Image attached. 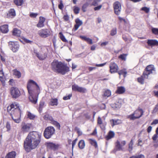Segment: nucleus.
I'll return each mask as SVG.
<instances>
[{
  "instance_id": "obj_60",
  "label": "nucleus",
  "mask_w": 158,
  "mask_h": 158,
  "mask_svg": "<svg viewBox=\"0 0 158 158\" xmlns=\"http://www.w3.org/2000/svg\"><path fill=\"white\" fill-rule=\"evenodd\" d=\"M102 7V5H100L97 7H94V10H100Z\"/></svg>"
},
{
  "instance_id": "obj_30",
  "label": "nucleus",
  "mask_w": 158,
  "mask_h": 158,
  "mask_svg": "<svg viewBox=\"0 0 158 158\" xmlns=\"http://www.w3.org/2000/svg\"><path fill=\"white\" fill-rule=\"evenodd\" d=\"M50 104L52 106H57L58 104L57 99L56 98H52L50 100Z\"/></svg>"
},
{
  "instance_id": "obj_63",
  "label": "nucleus",
  "mask_w": 158,
  "mask_h": 158,
  "mask_svg": "<svg viewBox=\"0 0 158 158\" xmlns=\"http://www.w3.org/2000/svg\"><path fill=\"white\" fill-rule=\"evenodd\" d=\"M44 102H40L39 106V108L40 109L42 108L43 107L44 105Z\"/></svg>"
},
{
  "instance_id": "obj_43",
  "label": "nucleus",
  "mask_w": 158,
  "mask_h": 158,
  "mask_svg": "<svg viewBox=\"0 0 158 158\" xmlns=\"http://www.w3.org/2000/svg\"><path fill=\"white\" fill-rule=\"evenodd\" d=\"M59 34L60 35V38L61 40L64 42H66L67 41V40L66 39L64 36L61 32H60L59 33Z\"/></svg>"
},
{
  "instance_id": "obj_53",
  "label": "nucleus",
  "mask_w": 158,
  "mask_h": 158,
  "mask_svg": "<svg viewBox=\"0 0 158 158\" xmlns=\"http://www.w3.org/2000/svg\"><path fill=\"white\" fill-rule=\"evenodd\" d=\"M158 134H155L152 137V139L154 141H156L157 139V138H158Z\"/></svg>"
},
{
  "instance_id": "obj_52",
  "label": "nucleus",
  "mask_w": 158,
  "mask_h": 158,
  "mask_svg": "<svg viewBox=\"0 0 158 158\" xmlns=\"http://www.w3.org/2000/svg\"><path fill=\"white\" fill-rule=\"evenodd\" d=\"M58 7L60 10L62 9L63 7V5L62 3V1H60V4L58 5Z\"/></svg>"
},
{
  "instance_id": "obj_16",
  "label": "nucleus",
  "mask_w": 158,
  "mask_h": 158,
  "mask_svg": "<svg viewBox=\"0 0 158 158\" xmlns=\"http://www.w3.org/2000/svg\"><path fill=\"white\" fill-rule=\"evenodd\" d=\"M72 89L75 91H77L80 92L84 93L86 91V89L82 87L79 86L77 85H74L72 86Z\"/></svg>"
},
{
  "instance_id": "obj_10",
  "label": "nucleus",
  "mask_w": 158,
  "mask_h": 158,
  "mask_svg": "<svg viewBox=\"0 0 158 158\" xmlns=\"http://www.w3.org/2000/svg\"><path fill=\"white\" fill-rule=\"evenodd\" d=\"M9 46L10 49L14 52H17L19 48V45L16 42L10 41L9 42Z\"/></svg>"
},
{
  "instance_id": "obj_19",
  "label": "nucleus",
  "mask_w": 158,
  "mask_h": 158,
  "mask_svg": "<svg viewBox=\"0 0 158 158\" xmlns=\"http://www.w3.org/2000/svg\"><path fill=\"white\" fill-rule=\"evenodd\" d=\"M45 21V18L40 16L39 18V21L36 26L38 27H42L44 26V23Z\"/></svg>"
},
{
  "instance_id": "obj_41",
  "label": "nucleus",
  "mask_w": 158,
  "mask_h": 158,
  "mask_svg": "<svg viewBox=\"0 0 158 158\" xmlns=\"http://www.w3.org/2000/svg\"><path fill=\"white\" fill-rule=\"evenodd\" d=\"M44 118L46 120H49L51 121H52L53 119L51 116H49L48 114L45 115L44 116Z\"/></svg>"
},
{
  "instance_id": "obj_12",
  "label": "nucleus",
  "mask_w": 158,
  "mask_h": 158,
  "mask_svg": "<svg viewBox=\"0 0 158 158\" xmlns=\"http://www.w3.org/2000/svg\"><path fill=\"white\" fill-rule=\"evenodd\" d=\"M110 72L111 73H114L117 72L118 67L117 65L114 62H111L110 64Z\"/></svg>"
},
{
  "instance_id": "obj_45",
  "label": "nucleus",
  "mask_w": 158,
  "mask_h": 158,
  "mask_svg": "<svg viewBox=\"0 0 158 158\" xmlns=\"http://www.w3.org/2000/svg\"><path fill=\"white\" fill-rule=\"evenodd\" d=\"M141 10L144 11L146 13H148L149 11V8L146 7H143L141 9Z\"/></svg>"
},
{
  "instance_id": "obj_47",
  "label": "nucleus",
  "mask_w": 158,
  "mask_h": 158,
  "mask_svg": "<svg viewBox=\"0 0 158 158\" xmlns=\"http://www.w3.org/2000/svg\"><path fill=\"white\" fill-rule=\"evenodd\" d=\"M72 94H69L67 96H65L63 98V99L64 100H67L69 99L71 97H72Z\"/></svg>"
},
{
  "instance_id": "obj_17",
  "label": "nucleus",
  "mask_w": 158,
  "mask_h": 158,
  "mask_svg": "<svg viewBox=\"0 0 158 158\" xmlns=\"http://www.w3.org/2000/svg\"><path fill=\"white\" fill-rule=\"evenodd\" d=\"M127 118L131 120H134L138 118V111L136 110L132 114L128 115Z\"/></svg>"
},
{
  "instance_id": "obj_42",
  "label": "nucleus",
  "mask_w": 158,
  "mask_h": 158,
  "mask_svg": "<svg viewBox=\"0 0 158 158\" xmlns=\"http://www.w3.org/2000/svg\"><path fill=\"white\" fill-rule=\"evenodd\" d=\"M127 56V54H123L120 55L119 56V58H120L123 60H125L126 59V57Z\"/></svg>"
},
{
  "instance_id": "obj_18",
  "label": "nucleus",
  "mask_w": 158,
  "mask_h": 158,
  "mask_svg": "<svg viewBox=\"0 0 158 158\" xmlns=\"http://www.w3.org/2000/svg\"><path fill=\"white\" fill-rule=\"evenodd\" d=\"M147 43L149 46H158V41L155 40L148 39V40Z\"/></svg>"
},
{
  "instance_id": "obj_9",
  "label": "nucleus",
  "mask_w": 158,
  "mask_h": 158,
  "mask_svg": "<svg viewBox=\"0 0 158 158\" xmlns=\"http://www.w3.org/2000/svg\"><path fill=\"white\" fill-rule=\"evenodd\" d=\"M126 144V142L124 140L119 141L118 140H117L115 143V150L116 151H123V146H124Z\"/></svg>"
},
{
  "instance_id": "obj_21",
  "label": "nucleus",
  "mask_w": 158,
  "mask_h": 158,
  "mask_svg": "<svg viewBox=\"0 0 158 158\" xmlns=\"http://www.w3.org/2000/svg\"><path fill=\"white\" fill-rule=\"evenodd\" d=\"M110 122L111 124L112 127L114 125H117L122 123V122L121 120L117 119H111L110 120Z\"/></svg>"
},
{
  "instance_id": "obj_57",
  "label": "nucleus",
  "mask_w": 158,
  "mask_h": 158,
  "mask_svg": "<svg viewBox=\"0 0 158 158\" xmlns=\"http://www.w3.org/2000/svg\"><path fill=\"white\" fill-rule=\"evenodd\" d=\"M158 110V104H157L155 106V107L153 109V111L154 112H157Z\"/></svg>"
},
{
  "instance_id": "obj_62",
  "label": "nucleus",
  "mask_w": 158,
  "mask_h": 158,
  "mask_svg": "<svg viewBox=\"0 0 158 158\" xmlns=\"http://www.w3.org/2000/svg\"><path fill=\"white\" fill-rule=\"evenodd\" d=\"M23 40L24 41V42H25L26 43H30L32 42V41H31L29 40L26 38H24L23 39Z\"/></svg>"
},
{
  "instance_id": "obj_64",
  "label": "nucleus",
  "mask_w": 158,
  "mask_h": 158,
  "mask_svg": "<svg viewBox=\"0 0 158 158\" xmlns=\"http://www.w3.org/2000/svg\"><path fill=\"white\" fill-rule=\"evenodd\" d=\"M108 44V42L106 41V42H103L101 44V45L102 46H105V45H107Z\"/></svg>"
},
{
  "instance_id": "obj_46",
  "label": "nucleus",
  "mask_w": 158,
  "mask_h": 158,
  "mask_svg": "<svg viewBox=\"0 0 158 158\" xmlns=\"http://www.w3.org/2000/svg\"><path fill=\"white\" fill-rule=\"evenodd\" d=\"M133 145V143L132 141V140H131L130 141L129 145V151L130 152H131L133 149L132 146Z\"/></svg>"
},
{
  "instance_id": "obj_39",
  "label": "nucleus",
  "mask_w": 158,
  "mask_h": 158,
  "mask_svg": "<svg viewBox=\"0 0 158 158\" xmlns=\"http://www.w3.org/2000/svg\"><path fill=\"white\" fill-rule=\"evenodd\" d=\"M89 5V4L88 3H86L84 4L82 6V10L83 11L85 12L86 11V9L88 7Z\"/></svg>"
},
{
  "instance_id": "obj_49",
  "label": "nucleus",
  "mask_w": 158,
  "mask_h": 158,
  "mask_svg": "<svg viewBox=\"0 0 158 158\" xmlns=\"http://www.w3.org/2000/svg\"><path fill=\"white\" fill-rule=\"evenodd\" d=\"M116 34V28H114L113 29H112L111 31L110 32V35H112L113 36L114 35H115Z\"/></svg>"
},
{
  "instance_id": "obj_51",
  "label": "nucleus",
  "mask_w": 158,
  "mask_h": 158,
  "mask_svg": "<svg viewBox=\"0 0 158 158\" xmlns=\"http://www.w3.org/2000/svg\"><path fill=\"white\" fill-rule=\"evenodd\" d=\"M6 128L7 131H9L10 129V124L8 122H7L6 123Z\"/></svg>"
},
{
  "instance_id": "obj_6",
  "label": "nucleus",
  "mask_w": 158,
  "mask_h": 158,
  "mask_svg": "<svg viewBox=\"0 0 158 158\" xmlns=\"http://www.w3.org/2000/svg\"><path fill=\"white\" fill-rule=\"evenodd\" d=\"M47 52V49L46 48H41L39 52L35 50H34L35 56L40 60H44L46 58L48 54Z\"/></svg>"
},
{
  "instance_id": "obj_48",
  "label": "nucleus",
  "mask_w": 158,
  "mask_h": 158,
  "mask_svg": "<svg viewBox=\"0 0 158 158\" xmlns=\"http://www.w3.org/2000/svg\"><path fill=\"white\" fill-rule=\"evenodd\" d=\"M75 130L77 131L79 135H82V132L79 128L76 127L75 128Z\"/></svg>"
},
{
  "instance_id": "obj_11",
  "label": "nucleus",
  "mask_w": 158,
  "mask_h": 158,
  "mask_svg": "<svg viewBox=\"0 0 158 158\" xmlns=\"http://www.w3.org/2000/svg\"><path fill=\"white\" fill-rule=\"evenodd\" d=\"M50 31L48 29H42L38 31L39 35L42 38H46L50 35Z\"/></svg>"
},
{
  "instance_id": "obj_36",
  "label": "nucleus",
  "mask_w": 158,
  "mask_h": 158,
  "mask_svg": "<svg viewBox=\"0 0 158 158\" xmlns=\"http://www.w3.org/2000/svg\"><path fill=\"white\" fill-rule=\"evenodd\" d=\"M89 142L93 146H94L95 148H97L98 147V145L96 141L92 139H89Z\"/></svg>"
},
{
  "instance_id": "obj_7",
  "label": "nucleus",
  "mask_w": 158,
  "mask_h": 158,
  "mask_svg": "<svg viewBox=\"0 0 158 158\" xmlns=\"http://www.w3.org/2000/svg\"><path fill=\"white\" fill-rule=\"evenodd\" d=\"M55 132V129L53 127H48L46 128L44 131V136L46 139H48L54 134Z\"/></svg>"
},
{
  "instance_id": "obj_56",
  "label": "nucleus",
  "mask_w": 158,
  "mask_h": 158,
  "mask_svg": "<svg viewBox=\"0 0 158 158\" xmlns=\"http://www.w3.org/2000/svg\"><path fill=\"white\" fill-rule=\"evenodd\" d=\"M98 123L99 124H101L102 123V122L101 118L99 117L98 119Z\"/></svg>"
},
{
  "instance_id": "obj_4",
  "label": "nucleus",
  "mask_w": 158,
  "mask_h": 158,
  "mask_svg": "<svg viewBox=\"0 0 158 158\" xmlns=\"http://www.w3.org/2000/svg\"><path fill=\"white\" fill-rule=\"evenodd\" d=\"M52 70L55 72L64 75L69 71V68L62 62L56 60L52 63Z\"/></svg>"
},
{
  "instance_id": "obj_54",
  "label": "nucleus",
  "mask_w": 158,
  "mask_h": 158,
  "mask_svg": "<svg viewBox=\"0 0 158 158\" xmlns=\"http://www.w3.org/2000/svg\"><path fill=\"white\" fill-rule=\"evenodd\" d=\"M88 43L92 44H93L92 40L91 39L89 38H88L87 40L86 41Z\"/></svg>"
},
{
  "instance_id": "obj_13",
  "label": "nucleus",
  "mask_w": 158,
  "mask_h": 158,
  "mask_svg": "<svg viewBox=\"0 0 158 158\" xmlns=\"http://www.w3.org/2000/svg\"><path fill=\"white\" fill-rule=\"evenodd\" d=\"M114 12L117 15L120 14L121 10V5L118 2H115L114 4Z\"/></svg>"
},
{
  "instance_id": "obj_27",
  "label": "nucleus",
  "mask_w": 158,
  "mask_h": 158,
  "mask_svg": "<svg viewBox=\"0 0 158 158\" xmlns=\"http://www.w3.org/2000/svg\"><path fill=\"white\" fill-rule=\"evenodd\" d=\"M21 34V31L17 28H14L12 32V34L14 35L19 36Z\"/></svg>"
},
{
  "instance_id": "obj_5",
  "label": "nucleus",
  "mask_w": 158,
  "mask_h": 158,
  "mask_svg": "<svg viewBox=\"0 0 158 158\" xmlns=\"http://www.w3.org/2000/svg\"><path fill=\"white\" fill-rule=\"evenodd\" d=\"M155 71V68L153 65H149L147 66L144 69L142 75L139 78V83L141 84H143L145 80L148 79L149 75Z\"/></svg>"
},
{
  "instance_id": "obj_61",
  "label": "nucleus",
  "mask_w": 158,
  "mask_h": 158,
  "mask_svg": "<svg viewBox=\"0 0 158 158\" xmlns=\"http://www.w3.org/2000/svg\"><path fill=\"white\" fill-rule=\"evenodd\" d=\"M152 126H149L147 128V132L148 133H150L152 130Z\"/></svg>"
},
{
  "instance_id": "obj_14",
  "label": "nucleus",
  "mask_w": 158,
  "mask_h": 158,
  "mask_svg": "<svg viewBox=\"0 0 158 158\" xmlns=\"http://www.w3.org/2000/svg\"><path fill=\"white\" fill-rule=\"evenodd\" d=\"M21 127L22 131L23 132H27L29 131L31 125L29 123H22Z\"/></svg>"
},
{
  "instance_id": "obj_8",
  "label": "nucleus",
  "mask_w": 158,
  "mask_h": 158,
  "mask_svg": "<svg viewBox=\"0 0 158 158\" xmlns=\"http://www.w3.org/2000/svg\"><path fill=\"white\" fill-rule=\"evenodd\" d=\"M10 94L12 98H16L21 95L19 89L17 87H12L10 89Z\"/></svg>"
},
{
  "instance_id": "obj_38",
  "label": "nucleus",
  "mask_w": 158,
  "mask_h": 158,
  "mask_svg": "<svg viewBox=\"0 0 158 158\" xmlns=\"http://www.w3.org/2000/svg\"><path fill=\"white\" fill-rule=\"evenodd\" d=\"M111 92L109 90H106L105 91L104 94V96L105 97H109L111 95Z\"/></svg>"
},
{
  "instance_id": "obj_44",
  "label": "nucleus",
  "mask_w": 158,
  "mask_h": 158,
  "mask_svg": "<svg viewBox=\"0 0 158 158\" xmlns=\"http://www.w3.org/2000/svg\"><path fill=\"white\" fill-rule=\"evenodd\" d=\"M73 11L75 14H77L79 12L80 9L78 7L75 6L74 7Z\"/></svg>"
},
{
  "instance_id": "obj_50",
  "label": "nucleus",
  "mask_w": 158,
  "mask_h": 158,
  "mask_svg": "<svg viewBox=\"0 0 158 158\" xmlns=\"http://www.w3.org/2000/svg\"><path fill=\"white\" fill-rule=\"evenodd\" d=\"M38 15L37 13H31L30 14V16L31 18H35Z\"/></svg>"
},
{
  "instance_id": "obj_40",
  "label": "nucleus",
  "mask_w": 158,
  "mask_h": 158,
  "mask_svg": "<svg viewBox=\"0 0 158 158\" xmlns=\"http://www.w3.org/2000/svg\"><path fill=\"white\" fill-rule=\"evenodd\" d=\"M52 123L57 127L58 128H60V124L57 122L55 121L53 119L52 121H51Z\"/></svg>"
},
{
  "instance_id": "obj_34",
  "label": "nucleus",
  "mask_w": 158,
  "mask_h": 158,
  "mask_svg": "<svg viewBox=\"0 0 158 158\" xmlns=\"http://www.w3.org/2000/svg\"><path fill=\"white\" fill-rule=\"evenodd\" d=\"M15 5L18 6L22 5L23 2V0H14Z\"/></svg>"
},
{
  "instance_id": "obj_3",
  "label": "nucleus",
  "mask_w": 158,
  "mask_h": 158,
  "mask_svg": "<svg viewBox=\"0 0 158 158\" xmlns=\"http://www.w3.org/2000/svg\"><path fill=\"white\" fill-rule=\"evenodd\" d=\"M18 104L14 102L7 108L8 112L10 114L15 122L19 123L20 122L21 112Z\"/></svg>"
},
{
  "instance_id": "obj_37",
  "label": "nucleus",
  "mask_w": 158,
  "mask_h": 158,
  "mask_svg": "<svg viewBox=\"0 0 158 158\" xmlns=\"http://www.w3.org/2000/svg\"><path fill=\"white\" fill-rule=\"evenodd\" d=\"M153 34L158 35V28H152L151 29Z\"/></svg>"
},
{
  "instance_id": "obj_29",
  "label": "nucleus",
  "mask_w": 158,
  "mask_h": 158,
  "mask_svg": "<svg viewBox=\"0 0 158 158\" xmlns=\"http://www.w3.org/2000/svg\"><path fill=\"white\" fill-rule=\"evenodd\" d=\"M114 135V132L110 131L108 133V135L106 137V139L107 140L113 138Z\"/></svg>"
},
{
  "instance_id": "obj_20",
  "label": "nucleus",
  "mask_w": 158,
  "mask_h": 158,
  "mask_svg": "<svg viewBox=\"0 0 158 158\" xmlns=\"http://www.w3.org/2000/svg\"><path fill=\"white\" fill-rule=\"evenodd\" d=\"M0 31L3 33H7L9 31L8 26L5 25L0 26Z\"/></svg>"
},
{
  "instance_id": "obj_55",
  "label": "nucleus",
  "mask_w": 158,
  "mask_h": 158,
  "mask_svg": "<svg viewBox=\"0 0 158 158\" xmlns=\"http://www.w3.org/2000/svg\"><path fill=\"white\" fill-rule=\"evenodd\" d=\"M158 123V119H155L152 123H151V125H153L154 124H156Z\"/></svg>"
},
{
  "instance_id": "obj_33",
  "label": "nucleus",
  "mask_w": 158,
  "mask_h": 158,
  "mask_svg": "<svg viewBox=\"0 0 158 158\" xmlns=\"http://www.w3.org/2000/svg\"><path fill=\"white\" fill-rule=\"evenodd\" d=\"M119 75L120 76L121 75L124 74V77H125L127 74V72L125 69H123L118 72Z\"/></svg>"
},
{
  "instance_id": "obj_35",
  "label": "nucleus",
  "mask_w": 158,
  "mask_h": 158,
  "mask_svg": "<svg viewBox=\"0 0 158 158\" xmlns=\"http://www.w3.org/2000/svg\"><path fill=\"white\" fill-rule=\"evenodd\" d=\"M27 118L30 119H33L35 117V115L30 112L27 113Z\"/></svg>"
},
{
  "instance_id": "obj_59",
  "label": "nucleus",
  "mask_w": 158,
  "mask_h": 158,
  "mask_svg": "<svg viewBox=\"0 0 158 158\" xmlns=\"http://www.w3.org/2000/svg\"><path fill=\"white\" fill-rule=\"evenodd\" d=\"M63 19L65 21H67L69 20V17L68 15H64L63 17Z\"/></svg>"
},
{
  "instance_id": "obj_58",
  "label": "nucleus",
  "mask_w": 158,
  "mask_h": 158,
  "mask_svg": "<svg viewBox=\"0 0 158 158\" xmlns=\"http://www.w3.org/2000/svg\"><path fill=\"white\" fill-rule=\"evenodd\" d=\"M143 112L144 111L142 109H139V113L140 114V115L139 116V118L143 115Z\"/></svg>"
},
{
  "instance_id": "obj_31",
  "label": "nucleus",
  "mask_w": 158,
  "mask_h": 158,
  "mask_svg": "<svg viewBox=\"0 0 158 158\" xmlns=\"http://www.w3.org/2000/svg\"><path fill=\"white\" fill-rule=\"evenodd\" d=\"M78 146L81 149H83L85 147V141L83 140H81L78 143Z\"/></svg>"
},
{
  "instance_id": "obj_22",
  "label": "nucleus",
  "mask_w": 158,
  "mask_h": 158,
  "mask_svg": "<svg viewBox=\"0 0 158 158\" xmlns=\"http://www.w3.org/2000/svg\"><path fill=\"white\" fill-rule=\"evenodd\" d=\"M15 15V10L13 9H10L7 14V17L12 18Z\"/></svg>"
},
{
  "instance_id": "obj_2",
  "label": "nucleus",
  "mask_w": 158,
  "mask_h": 158,
  "mask_svg": "<svg viewBox=\"0 0 158 158\" xmlns=\"http://www.w3.org/2000/svg\"><path fill=\"white\" fill-rule=\"evenodd\" d=\"M27 87L30 95L29 99L30 102L33 104H36L40 90L39 86L35 81L30 80L27 84Z\"/></svg>"
},
{
  "instance_id": "obj_15",
  "label": "nucleus",
  "mask_w": 158,
  "mask_h": 158,
  "mask_svg": "<svg viewBox=\"0 0 158 158\" xmlns=\"http://www.w3.org/2000/svg\"><path fill=\"white\" fill-rule=\"evenodd\" d=\"M47 146L48 148L55 150L58 149L59 145L58 144L49 142L47 143Z\"/></svg>"
},
{
  "instance_id": "obj_26",
  "label": "nucleus",
  "mask_w": 158,
  "mask_h": 158,
  "mask_svg": "<svg viewBox=\"0 0 158 158\" xmlns=\"http://www.w3.org/2000/svg\"><path fill=\"white\" fill-rule=\"evenodd\" d=\"M0 80L3 85H4L5 83V77L4 73L2 70H0Z\"/></svg>"
},
{
  "instance_id": "obj_25",
  "label": "nucleus",
  "mask_w": 158,
  "mask_h": 158,
  "mask_svg": "<svg viewBox=\"0 0 158 158\" xmlns=\"http://www.w3.org/2000/svg\"><path fill=\"white\" fill-rule=\"evenodd\" d=\"M16 155V153L14 151H12L9 152L5 156V158H15Z\"/></svg>"
},
{
  "instance_id": "obj_23",
  "label": "nucleus",
  "mask_w": 158,
  "mask_h": 158,
  "mask_svg": "<svg viewBox=\"0 0 158 158\" xmlns=\"http://www.w3.org/2000/svg\"><path fill=\"white\" fill-rule=\"evenodd\" d=\"M76 24L74 26L75 30H77L78 27L82 24V21L80 20L78 18L76 19L75 20Z\"/></svg>"
},
{
  "instance_id": "obj_1",
  "label": "nucleus",
  "mask_w": 158,
  "mask_h": 158,
  "mask_svg": "<svg viewBox=\"0 0 158 158\" xmlns=\"http://www.w3.org/2000/svg\"><path fill=\"white\" fill-rule=\"evenodd\" d=\"M41 134L36 131L30 132L24 142L25 150L29 152L31 150L35 148L40 141Z\"/></svg>"
},
{
  "instance_id": "obj_28",
  "label": "nucleus",
  "mask_w": 158,
  "mask_h": 158,
  "mask_svg": "<svg viewBox=\"0 0 158 158\" xmlns=\"http://www.w3.org/2000/svg\"><path fill=\"white\" fill-rule=\"evenodd\" d=\"M125 91V89L123 86L118 87L116 92L119 94H122Z\"/></svg>"
},
{
  "instance_id": "obj_32",
  "label": "nucleus",
  "mask_w": 158,
  "mask_h": 158,
  "mask_svg": "<svg viewBox=\"0 0 158 158\" xmlns=\"http://www.w3.org/2000/svg\"><path fill=\"white\" fill-rule=\"evenodd\" d=\"M13 74L15 75L17 78H19L21 76V73L20 72L16 69H14L13 70Z\"/></svg>"
},
{
  "instance_id": "obj_24",
  "label": "nucleus",
  "mask_w": 158,
  "mask_h": 158,
  "mask_svg": "<svg viewBox=\"0 0 158 158\" xmlns=\"http://www.w3.org/2000/svg\"><path fill=\"white\" fill-rule=\"evenodd\" d=\"M122 104V100L119 99L118 102L114 103V104H113L112 107L113 108H119L121 107Z\"/></svg>"
}]
</instances>
